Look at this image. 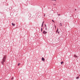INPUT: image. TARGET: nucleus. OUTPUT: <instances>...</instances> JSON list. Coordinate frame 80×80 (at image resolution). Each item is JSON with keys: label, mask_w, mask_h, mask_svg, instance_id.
<instances>
[{"label": "nucleus", "mask_w": 80, "mask_h": 80, "mask_svg": "<svg viewBox=\"0 0 80 80\" xmlns=\"http://www.w3.org/2000/svg\"><path fill=\"white\" fill-rule=\"evenodd\" d=\"M6 56H4L2 60V61L1 62V63L3 65V64H4V62H5V60H6Z\"/></svg>", "instance_id": "nucleus-1"}, {"label": "nucleus", "mask_w": 80, "mask_h": 80, "mask_svg": "<svg viewBox=\"0 0 80 80\" xmlns=\"http://www.w3.org/2000/svg\"><path fill=\"white\" fill-rule=\"evenodd\" d=\"M43 34H46V33H47V32H46L45 31H44L43 32Z\"/></svg>", "instance_id": "nucleus-2"}, {"label": "nucleus", "mask_w": 80, "mask_h": 80, "mask_svg": "<svg viewBox=\"0 0 80 80\" xmlns=\"http://www.w3.org/2000/svg\"><path fill=\"white\" fill-rule=\"evenodd\" d=\"M42 61H44L45 60V58H44L42 57Z\"/></svg>", "instance_id": "nucleus-3"}, {"label": "nucleus", "mask_w": 80, "mask_h": 80, "mask_svg": "<svg viewBox=\"0 0 80 80\" xmlns=\"http://www.w3.org/2000/svg\"><path fill=\"white\" fill-rule=\"evenodd\" d=\"M12 26H15V24H14L13 23H12Z\"/></svg>", "instance_id": "nucleus-4"}, {"label": "nucleus", "mask_w": 80, "mask_h": 80, "mask_svg": "<svg viewBox=\"0 0 80 80\" xmlns=\"http://www.w3.org/2000/svg\"><path fill=\"white\" fill-rule=\"evenodd\" d=\"M74 57H76V58H77V57H78L75 55H74Z\"/></svg>", "instance_id": "nucleus-5"}, {"label": "nucleus", "mask_w": 80, "mask_h": 80, "mask_svg": "<svg viewBox=\"0 0 80 80\" xmlns=\"http://www.w3.org/2000/svg\"><path fill=\"white\" fill-rule=\"evenodd\" d=\"M43 23H44V22H42V27H43Z\"/></svg>", "instance_id": "nucleus-6"}, {"label": "nucleus", "mask_w": 80, "mask_h": 80, "mask_svg": "<svg viewBox=\"0 0 80 80\" xmlns=\"http://www.w3.org/2000/svg\"><path fill=\"white\" fill-rule=\"evenodd\" d=\"M76 79H78V78H79V76H78L76 77Z\"/></svg>", "instance_id": "nucleus-7"}, {"label": "nucleus", "mask_w": 80, "mask_h": 80, "mask_svg": "<svg viewBox=\"0 0 80 80\" xmlns=\"http://www.w3.org/2000/svg\"><path fill=\"white\" fill-rule=\"evenodd\" d=\"M61 65H62V63H63V62H61Z\"/></svg>", "instance_id": "nucleus-8"}, {"label": "nucleus", "mask_w": 80, "mask_h": 80, "mask_svg": "<svg viewBox=\"0 0 80 80\" xmlns=\"http://www.w3.org/2000/svg\"><path fill=\"white\" fill-rule=\"evenodd\" d=\"M60 26H62V23H60Z\"/></svg>", "instance_id": "nucleus-9"}, {"label": "nucleus", "mask_w": 80, "mask_h": 80, "mask_svg": "<svg viewBox=\"0 0 80 80\" xmlns=\"http://www.w3.org/2000/svg\"><path fill=\"white\" fill-rule=\"evenodd\" d=\"M58 28L57 31H56V33H57V32H58Z\"/></svg>", "instance_id": "nucleus-10"}, {"label": "nucleus", "mask_w": 80, "mask_h": 80, "mask_svg": "<svg viewBox=\"0 0 80 80\" xmlns=\"http://www.w3.org/2000/svg\"><path fill=\"white\" fill-rule=\"evenodd\" d=\"M20 65V63H18V66H19V65Z\"/></svg>", "instance_id": "nucleus-11"}, {"label": "nucleus", "mask_w": 80, "mask_h": 80, "mask_svg": "<svg viewBox=\"0 0 80 80\" xmlns=\"http://www.w3.org/2000/svg\"><path fill=\"white\" fill-rule=\"evenodd\" d=\"M45 30H47V27H45Z\"/></svg>", "instance_id": "nucleus-12"}, {"label": "nucleus", "mask_w": 80, "mask_h": 80, "mask_svg": "<svg viewBox=\"0 0 80 80\" xmlns=\"http://www.w3.org/2000/svg\"><path fill=\"white\" fill-rule=\"evenodd\" d=\"M13 79V77H12V78H11V80H12Z\"/></svg>", "instance_id": "nucleus-13"}, {"label": "nucleus", "mask_w": 80, "mask_h": 80, "mask_svg": "<svg viewBox=\"0 0 80 80\" xmlns=\"http://www.w3.org/2000/svg\"><path fill=\"white\" fill-rule=\"evenodd\" d=\"M52 22H54V23H55V22H54V21H53V20H52Z\"/></svg>", "instance_id": "nucleus-14"}, {"label": "nucleus", "mask_w": 80, "mask_h": 80, "mask_svg": "<svg viewBox=\"0 0 80 80\" xmlns=\"http://www.w3.org/2000/svg\"><path fill=\"white\" fill-rule=\"evenodd\" d=\"M44 25L45 26V27H47V26L46 25V24H45Z\"/></svg>", "instance_id": "nucleus-15"}, {"label": "nucleus", "mask_w": 80, "mask_h": 80, "mask_svg": "<svg viewBox=\"0 0 80 80\" xmlns=\"http://www.w3.org/2000/svg\"><path fill=\"white\" fill-rule=\"evenodd\" d=\"M41 32H42V28H41Z\"/></svg>", "instance_id": "nucleus-16"}, {"label": "nucleus", "mask_w": 80, "mask_h": 80, "mask_svg": "<svg viewBox=\"0 0 80 80\" xmlns=\"http://www.w3.org/2000/svg\"><path fill=\"white\" fill-rule=\"evenodd\" d=\"M52 1H56V0H52Z\"/></svg>", "instance_id": "nucleus-17"}, {"label": "nucleus", "mask_w": 80, "mask_h": 80, "mask_svg": "<svg viewBox=\"0 0 80 80\" xmlns=\"http://www.w3.org/2000/svg\"><path fill=\"white\" fill-rule=\"evenodd\" d=\"M54 27L55 28H56V26L55 25L54 26Z\"/></svg>", "instance_id": "nucleus-18"}, {"label": "nucleus", "mask_w": 80, "mask_h": 80, "mask_svg": "<svg viewBox=\"0 0 80 80\" xmlns=\"http://www.w3.org/2000/svg\"><path fill=\"white\" fill-rule=\"evenodd\" d=\"M53 5H56L55 4H53Z\"/></svg>", "instance_id": "nucleus-19"}, {"label": "nucleus", "mask_w": 80, "mask_h": 80, "mask_svg": "<svg viewBox=\"0 0 80 80\" xmlns=\"http://www.w3.org/2000/svg\"><path fill=\"white\" fill-rule=\"evenodd\" d=\"M58 15H60V14H58Z\"/></svg>", "instance_id": "nucleus-20"}, {"label": "nucleus", "mask_w": 80, "mask_h": 80, "mask_svg": "<svg viewBox=\"0 0 80 80\" xmlns=\"http://www.w3.org/2000/svg\"><path fill=\"white\" fill-rule=\"evenodd\" d=\"M59 33V32H58V33Z\"/></svg>", "instance_id": "nucleus-21"}, {"label": "nucleus", "mask_w": 80, "mask_h": 80, "mask_svg": "<svg viewBox=\"0 0 80 80\" xmlns=\"http://www.w3.org/2000/svg\"><path fill=\"white\" fill-rule=\"evenodd\" d=\"M44 17H45V14H44Z\"/></svg>", "instance_id": "nucleus-22"}, {"label": "nucleus", "mask_w": 80, "mask_h": 80, "mask_svg": "<svg viewBox=\"0 0 80 80\" xmlns=\"http://www.w3.org/2000/svg\"><path fill=\"white\" fill-rule=\"evenodd\" d=\"M75 10H76V9H75Z\"/></svg>", "instance_id": "nucleus-23"}]
</instances>
